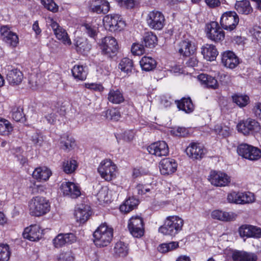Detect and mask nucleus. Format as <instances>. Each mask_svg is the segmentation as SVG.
Returning <instances> with one entry per match:
<instances>
[{
    "label": "nucleus",
    "instance_id": "1",
    "mask_svg": "<svg viewBox=\"0 0 261 261\" xmlns=\"http://www.w3.org/2000/svg\"><path fill=\"white\" fill-rule=\"evenodd\" d=\"M184 220L177 216H168L164 224L159 228V232L166 236H174L182 229Z\"/></svg>",
    "mask_w": 261,
    "mask_h": 261
},
{
    "label": "nucleus",
    "instance_id": "2",
    "mask_svg": "<svg viewBox=\"0 0 261 261\" xmlns=\"http://www.w3.org/2000/svg\"><path fill=\"white\" fill-rule=\"evenodd\" d=\"M30 213L32 216L39 217L49 212L50 205L46 198L37 196L33 197L29 202Z\"/></svg>",
    "mask_w": 261,
    "mask_h": 261
},
{
    "label": "nucleus",
    "instance_id": "3",
    "mask_svg": "<svg viewBox=\"0 0 261 261\" xmlns=\"http://www.w3.org/2000/svg\"><path fill=\"white\" fill-rule=\"evenodd\" d=\"M113 236V228L104 223L101 224L93 232L94 242L98 247H105L110 243Z\"/></svg>",
    "mask_w": 261,
    "mask_h": 261
},
{
    "label": "nucleus",
    "instance_id": "4",
    "mask_svg": "<svg viewBox=\"0 0 261 261\" xmlns=\"http://www.w3.org/2000/svg\"><path fill=\"white\" fill-rule=\"evenodd\" d=\"M103 25L106 30L111 32H119L125 27V22L121 16L117 14H111L103 18Z\"/></svg>",
    "mask_w": 261,
    "mask_h": 261
},
{
    "label": "nucleus",
    "instance_id": "5",
    "mask_svg": "<svg viewBox=\"0 0 261 261\" xmlns=\"http://www.w3.org/2000/svg\"><path fill=\"white\" fill-rule=\"evenodd\" d=\"M99 47L103 55L108 58L115 56L118 50V45L116 39L112 36H106L101 40Z\"/></svg>",
    "mask_w": 261,
    "mask_h": 261
},
{
    "label": "nucleus",
    "instance_id": "6",
    "mask_svg": "<svg viewBox=\"0 0 261 261\" xmlns=\"http://www.w3.org/2000/svg\"><path fill=\"white\" fill-rule=\"evenodd\" d=\"M239 22V17L235 11L224 12L221 16L220 24L222 29L231 32L236 29Z\"/></svg>",
    "mask_w": 261,
    "mask_h": 261
},
{
    "label": "nucleus",
    "instance_id": "7",
    "mask_svg": "<svg viewBox=\"0 0 261 261\" xmlns=\"http://www.w3.org/2000/svg\"><path fill=\"white\" fill-rule=\"evenodd\" d=\"M237 152L239 155L251 161H256L261 157V150L248 144H241L238 146Z\"/></svg>",
    "mask_w": 261,
    "mask_h": 261
},
{
    "label": "nucleus",
    "instance_id": "8",
    "mask_svg": "<svg viewBox=\"0 0 261 261\" xmlns=\"http://www.w3.org/2000/svg\"><path fill=\"white\" fill-rule=\"evenodd\" d=\"M146 21L148 27L154 30H162L165 24V19L163 14L155 10L148 13Z\"/></svg>",
    "mask_w": 261,
    "mask_h": 261
},
{
    "label": "nucleus",
    "instance_id": "9",
    "mask_svg": "<svg viewBox=\"0 0 261 261\" xmlns=\"http://www.w3.org/2000/svg\"><path fill=\"white\" fill-rule=\"evenodd\" d=\"M206 33L207 38L212 41L219 43L225 38V33L216 21H211L206 25Z\"/></svg>",
    "mask_w": 261,
    "mask_h": 261
},
{
    "label": "nucleus",
    "instance_id": "10",
    "mask_svg": "<svg viewBox=\"0 0 261 261\" xmlns=\"http://www.w3.org/2000/svg\"><path fill=\"white\" fill-rule=\"evenodd\" d=\"M197 50V46L192 38L181 40L176 47L177 52L183 57H190L193 55Z\"/></svg>",
    "mask_w": 261,
    "mask_h": 261
},
{
    "label": "nucleus",
    "instance_id": "11",
    "mask_svg": "<svg viewBox=\"0 0 261 261\" xmlns=\"http://www.w3.org/2000/svg\"><path fill=\"white\" fill-rule=\"evenodd\" d=\"M144 224L142 218L133 216L128 221V229L130 233L135 238H139L144 233Z\"/></svg>",
    "mask_w": 261,
    "mask_h": 261
},
{
    "label": "nucleus",
    "instance_id": "12",
    "mask_svg": "<svg viewBox=\"0 0 261 261\" xmlns=\"http://www.w3.org/2000/svg\"><path fill=\"white\" fill-rule=\"evenodd\" d=\"M97 170L102 178L110 181L115 177L116 166L110 160H106L100 163Z\"/></svg>",
    "mask_w": 261,
    "mask_h": 261
},
{
    "label": "nucleus",
    "instance_id": "13",
    "mask_svg": "<svg viewBox=\"0 0 261 261\" xmlns=\"http://www.w3.org/2000/svg\"><path fill=\"white\" fill-rule=\"evenodd\" d=\"M238 130L244 135L253 134L260 129L259 123L254 119L248 118L240 121L237 126Z\"/></svg>",
    "mask_w": 261,
    "mask_h": 261
},
{
    "label": "nucleus",
    "instance_id": "14",
    "mask_svg": "<svg viewBox=\"0 0 261 261\" xmlns=\"http://www.w3.org/2000/svg\"><path fill=\"white\" fill-rule=\"evenodd\" d=\"M208 180L213 185L217 187H225L230 182V177L226 173L216 171L211 172Z\"/></svg>",
    "mask_w": 261,
    "mask_h": 261
},
{
    "label": "nucleus",
    "instance_id": "15",
    "mask_svg": "<svg viewBox=\"0 0 261 261\" xmlns=\"http://www.w3.org/2000/svg\"><path fill=\"white\" fill-rule=\"evenodd\" d=\"M1 34L3 40L12 47H16L19 43L18 35L7 26H3L1 28Z\"/></svg>",
    "mask_w": 261,
    "mask_h": 261
},
{
    "label": "nucleus",
    "instance_id": "16",
    "mask_svg": "<svg viewBox=\"0 0 261 261\" xmlns=\"http://www.w3.org/2000/svg\"><path fill=\"white\" fill-rule=\"evenodd\" d=\"M150 154L158 156H166L168 154L169 148L165 141H158L152 143L147 147Z\"/></svg>",
    "mask_w": 261,
    "mask_h": 261
},
{
    "label": "nucleus",
    "instance_id": "17",
    "mask_svg": "<svg viewBox=\"0 0 261 261\" xmlns=\"http://www.w3.org/2000/svg\"><path fill=\"white\" fill-rule=\"evenodd\" d=\"M60 189L65 196L71 198H76L81 194L79 187L72 182L65 181L62 182Z\"/></svg>",
    "mask_w": 261,
    "mask_h": 261
},
{
    "label": "nucleus",
    "instance_id": "18",
    "mask_svg": "<svg viewBox=\"0 0 261 261\" xmlns=\"http://www.w3.org/2000/svg\"><path fill=\"white\" fill-rule=\"evenodd\" d=\"M7 80L11 85H18L23 79L22 72L17 68L8 66L6 73Z\"/></svg>",
    "mask_w": 261,
    "mask_h": 261
},
{
    "label": "nucleus",
    "instance_id": "19",
    "mask_svg": "<svg viewBox=\"0 0 261 261\" xmlns=\"http://www.w3.org/2000/svg\"><path fill=\"white\" fill-rule=\"evenodd\" d=\"M50 25L57 38L65 44H71V42L69 39L66 31L61 27L59 24L55 21L53 19L50 20Z\"/></svg>",
    "mask_w": 261,
    "mask_h": 261
},
{
    "label": "nucleus",
    "instance_id": "20",
    "mask_svg": "<svg viewBox=\"0 0 261 261\" xmlns=\"http://www.w3.org/2000/svg\"><path fill=\"white\" fill-rule=\"evenodd\" d=\"M222 63L224 66L233 69L239 64V59L236 54L230 50L224 51L222 54Z\"/></svg>",
    "mask_w": 261,
    "mask_h": 261
},
{
    "label": "nucleus",
    "instance_id": "21",
    "mask_svg": "<svg viewBox=\"0 0 261 261\" xmlns=\"http://www.w3.org/2000/svg\"><path fill=\"white\" fill-rule=\"evenodd\" d=\"M186 152L191 158L201 159L204 156L203 147L198 143L192 142L187 147Z\"/></svg>",
    "mask_w": 261,
    "mask_h": 261
},
{
    "label": "nucleus",
    "instance_id": "22",
    "mask_svg": "<svg viewBox=\"0 0 261 261\" xmlns=\"http://www.w3.org/2000/svg\"><path fill=\"white\" fill-rule=\"evenodd\" d=\"M177 164L175 160L170 158L163 159L160 163V169L162 174L169 175L176 171Z\"/></svg>",
    "mask_w": 261,
    "mask_h": 261
},
{
    "label": "nucleus",
    "instance_id": "23",
    "mask_svg": "<svg viewBox=\"0 0 261 261\" xmlns=\"http://www.w3.org/2000/svg\"><path fill=\"white\" fill-rule=\"evenodd\" d=\"M110 4L106 0H95L93 1L89 7L91 12L97 14H106L110 10Z\"/></svg>",
    "mask_w": 261,
    "mask_h": 261
},
{
    "label": "nucleus",
    "instance_id": "24",
    "mask_svg": "<svg viewBox=\"0 0 261 261\" xmlns=\"http://www.w3.org/2000/svg\"><path fill=\"white\" fill-rule=\"evenodd\" d=\"M107 99L109 102L115 105L121 104L125 100L122 91L116 87L110 89Z\"/></svg>",
    "mask_w": 261,
    "mask_h": 261
},
{
    "label": "nucleus",
    "instance_id": "25",
    "mask_svg": "<svg viewBox=\"0 0 261 261\" xmlns=\"http://www.w3.org/2000/svg\"><path fill=\"white\" fill-rule=\"evenodd\" d=\"M23 237L31 241H36L41 238L39 226L37 225H31L24 229Z\"/></svg>",
    "mask_w": 261,
    "mask_h": 261
},
{
    "label": "nucleus",
    "instance_id": "26",
    "mask_svg": "<svg viewBox=\"0 0 261 261\" xmlns=\"http://www.w3.org/2000/svg\"><path fill=\"white\" fill-rule=\"evenodd\" d=\"M90 207L87 205H81L75 211L74 215L77 221L84 223L91 215Z\"/></svg>",
    "mask_w": 261,
    "mask_h": 261
},
{
    "label": "nucleus",
    "instance_id": "27",
    "mask_svg": "<svg viewBox=\"0 0 261 261\" xmlns=\"http://www.w3.org/2000/svg\"><path fill=\"white\" fill-rule=\"evenodd\" d=\"M201 84L206 88L216 89L219 87L217 80L213 76L205 73H201L198 76Z\"/></svg>",
    "mask_w": 261,
    "mask_h": 261
},
{
    "label": "nucleus",
    "instance_id": "28",
    "mask_svg": "<svg viewBox=\"0 0 261 261\" xmlns=\"http://www.w3.org/2000/svg\"><path fill=\"white\" fill-rule=\"evenodd\" d=\"M211 216L214 219L227 222L235 220L237 215L232 212H226L217 210L212 212Z\"/></svg>",
    "mask_w": 261,
    "mask_h": 261
},
{
    "label": "nucleus",
    "instance_id": "29",
    "mask_svg": "<svg viewBox=\"0 0 261 261\" xmlns=\"http://www.w3.org/2000/svg\"><path fill=\"white\" fill-rule=\"evenodd\" d=\"M201 54L204 59L207 61H214L218 55L215 46L212 44H205L201 48Z\"/></svg>",
    "mask_w": 261,
    "mask_h": 261
},
{
    "label": "nucleus",
    "instance_id": "30",
    "mask_svg": "<svg viewBox=\"0 0 261 261\" xmlns=\"http://www.w3.org/2000/svg\"><path fill=\"white\" fill-rule=\"evenodd\" d=\"M177 108L186 113H191L194 110V106L190 97H183L180 100H175Z\"/></svg>",
    "mask_w": 261,
    "mask_h": 261
},
{
    "label": "nucleus",
    "instance_id": "31",
    "mask_svg": "<svg viewBox=\"0 0 261 261\" xmlns=\"http://www.w3.org/2000/svg\"><path fill=\"white\" fill-rule=\"evenodd\" d=\"M51 175V171L46 167L36 168L33 173V177L40 181H46Z\"/></svg>",
    "mask_w": 261,
    "mask_h": 261
},
{
    "label": "nucleus",
    "instance_id": "32",
    "mask_svg": "<svg viewBox=\"0 0 261 261\" xmlns=\"http://www.w3.org/2000/svg\"><path fill=\"white\" fill-rule=\"evenodd\" d=\"M71 72L73 76L76 81H85L88 74L87 67L81 65H74L71 70Z\"/></svg>",
    "mask_w": 261,
    "mask_h": 261
},
{
    "label": "nucleus",
    "instance_id": "33",
    "mask_svg": "<svg viewBox=\"0 0 261 261\" xmlns=\"http://www.w3.org/2000/svg\"><path fill=\"white\" fill-rule=\"evenodd\" d=\"M234 261H256L257 256L252 253L244 251H235L232 255Z\"/></svg>",
    "mask_w": 261,
    "mask_h": 261
},
{
    "label": "nucleus",
    "instance_id": "34",
    "mask_svg": "<svg viewBox=\"0 0 261 261\" xmlns=\"http://www.w3.org/2000/svg\"><path fill=\"white\" fill-rule=\"evenodd\" d=\"M142 42L145 47L152 48L157 44L158 38L153 32H147L143 35Z\"/></svg>",
    "mask_w": 261,
    "mask_h": 261
},
{
    "label": "nucleus",
    "instance_id": "35",
    "mask_svg": "<svg viewBox=\"0 0 261 261\" xmlns=\"http://www.w3.org/2000/svg\"><path fill=\"white\" fill-rule=\"evenodd\" d=\"M140 64L142 70L149 71L156 67V62L152 58L144 56L140 60Z\"/></svg>",
    "mask_w": 261,
    "mask_h": 261
},
{
    "label": "nucleus",
    "instance_id": "36",
    "mask_svg": "<svg viewBox=\"0 0 261 261\" xmlns=\"http://www.w3.org/2000/svg\"><path fill=\"white\" fill-rule=\"evenodd\" d=\"M235 8L238 13L247 15L252 11L250 4L248 0H243L237 2L235 5Z\"/></svg>",
    "mask_w": 261,
    "mask_h": 261
},
{
    "label": "nucleus",
    "instance_id": "37",
    "mask_svg": "<svg viewBox=\"0 0 261 261\" xmlns=\"http://www.w3.org/2000/svg\"><path fill=\"white\" fill-rule=\"evenodd\" d=\"M42 111L44 113V117L48 123L54 124L56 120V113L59 112L58 108L56 106H54V108L44 107Z\"/></svg>",
    "mask_w": 261,
    "mask_h": 261
},
{
    "label": "nucleus",
    "instance_id": "38",
    "mask_svg": "<svg viewBox=\"0 0 261 261\" xmlns=\"http://www.w3.org/2000/svg\"><path fill=\"white\" fill-rule=\"evenodd\" d=\"M76 51L83 55L87 54L91 49V45L89 44L86 40L82 38H79L75 42Z\"/></svg>",
    "mask_w": 261,
    "mask_h": 261
},
{
    "label": "nucleus",
    "instance_id": "39",
    "mask_svg": "<svg viewBox=\"0 0 261 261\" xmlns=\"http://www.w3.org/2000/svg\"><path fill=\"white\" fill-rule=\"evenodd\" d=\"M118 68L121 71L129 75L132 73L133 68V62L132 60L128 58H124L120 62Z\"/></svg>",
    "mask_w": 261,
    "mask_h": 261
},
{
    "label": "nucleus",
    "instance_id": "40",
    "mask_svg": "<svg viewBox=\"0 0 261 261\" xmlns=\"http://www.w3.org/2000/svg\"><path fill=\"white\" fill-rule=\"evenodd\" d=\"M77 166L76 161L71 159L65 160L62 162V169L67 174H71L74 172Z\"/></svg>",
    "mask_w": 261,
    "mask_h": 261
},
{
    "label": "nucleus",
    "instance_id": "41",
    "mask_svg": "<svg viewBox=\"0 0 261 261\" xmlns=\"http://www.w3.org/2000/svg\"><path fill=\"white\" fill-rule=\"evenodd\" d=\"M60 144L61 148L65 150H69L75 145L74 139L68 135H64L61 137Z\"/></svg>",
    "mask_w": 261,
    "mask_h": 261
},
{
    "label": "nucleus",
    "instance_id": "42",
    "mask_svg": "<svg viewBox=\"0 0 261 261\" xmlns=\"http://www.w3.org/2000/svg\"><path fill=\"white\" fill-rule=\"evenodd\" d=\"M13 130L11 123L7 120L0 118V135L8 136Z\"/></svg>",
    "mask_w": 261,
    "mask_h": 261
},
{
    "label": "nucleus",
    "instance_id": "43",
    "mask_svg": "<svg viewBox=\"0 0 261 261\" xmlns=\"http://www.w3.org/2000/svg\"><path fill=\"white\" fill-rule=\"evenodd\" d=\"M106 118L110 120L117 121L121 118L120 111L116 108L108 109L103 112Z\"/></svg>",
    "mask_w": 261,
    "mask_h": 261
},
{
    "label": "nucleus",
    "instance_id": "44",
    "mask_svg": "<svg viewBox=\"0 0 261 261\" xmlns=\"http://www.w3.org/2000/svg\"><path fill=\"white\" fill-rule=\"evenodd\" d=\"M44 139V136L41 133L38 131L33 133L30 137V140L36 147H40L42 146Z\"/></svg>",
    "mask_w": 261,
    "mask_h": 261
},
{
    "label": "nucleus",
    "instance_id": "45",
    "mask_svg": "<svg viewBox=\"0 0 261 261\" xmlns=\"http://www.w3.org/2000/svg\"><path fill=\"white\" fill-rule=\"evenodd\" d=\"M179 246L178 242H171L168 243H163L159 245L158 249L159 252L161 253H166L175 249Z\"/></svg>",
    "mask_w": 261,
    "mask_h": 261
},
{
    "label": "nucleus",
    "instance_id": "46",
    "mask_svg": "<svg viewBox=\"0 0 261 261\" xmlns=\"http://www.w3.org/2000/svg\"><path fill=\"white\" fill-rule=\"evenodd\" d=\"M242 192H231L228 194L227 200L228 202L231 203L243 204V202H241L242 199Z\"/></svg>",
    "mask_w": 261,
    "mask_h": 261
},
{
    "label": "nucleus",
    "instance_id": "47",
    "mask_svg": "<svg viewBox=\"0 0 261 261\" xmlns=\"http://www.w3.org/2000/svg\"><path fill=\"white\" fill-rule=\"evenodd\" d=\"M233 101L240 107L246 106L249 101V98L247 95L235 94L232 97Z\"/></svg>",
    "mask_w": 261,
    "mask_h": 261
},
{
    "label": "nucleus",
    "instance_id": "48",
    "mask_svg": "<svg viewBox=\"0 0 261 261\" xmlns=\"http://www.w3.org/2000/svg\"><path fill=\"white\" fill-rule=\"evenodd\" d=\"M215 132L219 136L223 137H228L230 134V127L224 124H218L214 127Z\"/></svg>",
    "mask_w": 261,
    "mask_h": 261
},
{
    "label": "nucleus",
    "instance_id": "49",
    "mask_svg": "<svg viewBox=\"0 0 261 261\" xmlns=\"http://www.w3.org/2000/svg\"><path fill=\"white\" fill-rule=\"evenodd\" d=\"M116 254L120 256H125L128 253V249L126 245L122 242H117L114 247Z\"/></svg>",
    "mask_w": 261,
    "mask_h": 261
},
{
    "label": "nucleus",
    "instance_id": "50",
    "mask_svg": "<svg viewBox=\"0 0 261 261\" xmlns=\"http://www.w3.org/2000/svg\"><path fill=\"white\" fill-rule=\"evenodd\" d=\"M12 118L17 122L23 121L24 119L23 109L20 107H14L12 110Z\"/></svg>",
    "mask_w": 261,
    "mask_h": 261
},
{
    "label": "nucleus",
    "instance_id": "51",
    "mask_svg": "<svg viewBox=\"0 0 261 261\" xmlns=\"http://www.w3.org/2000/svg\"><path fill=\"white\" fill-rule=\"evenodd\" d=\"M10 254L9 247L7 244L0 245V261H8Z\"/></svg>",
    "mask_w": 261,
    "mask_h": 261
},
{
    "label": "nucleus",
    "instance_id": "52",
    "mask_svg": "<svg viewBox=\"0 0 261 261\" xmlns=\"http://www.w3.org/2000/svg\"><path fill=\"white\" fill-rule=\"evenodd\" d=\"M29 191L32 194H41L45 192L46 187L41 184L34 182L29 186Z\"/></svg>",
    "mask_w": 261,
    "mask_h": 261
},
{
    "label": "nucleus",
    "instance_id": "53",
    "mask_svg": "<svg viewBox=\"0 0 261 261\" xmlns=\"http://www.w3.org/2000/svg\"><path fill=\"white\" fill-rule=\"evenodd\" d=\"M83 27L87 34L91 38H95L97 35V28L89 23L84 24Z\"/></svg>",
    "mask_w": 261,
    "mask_h": 261
},
{
    "label": "nucleus",
    "instance_id": "54",
    "mask_svg": "<svg viewBox=\"0 0 261 261\" xmlns=\"http://www.w3.org/2000/svg\"><path fill=\"white\" fill-rule=\"evenodd\" d=\"M41 4L48 10L54 13L58 11V6L53 0H41Z\"/></svg>",
    "mask_w": 261,
    "mask_h": 261
},
{
    "label": "nucleus",
    "instance_id": "55",
    "mask_svg": "<svg viewBox=\"0 0 261 261\" xmlns=\"http://www.w3.org/2000/svg\"><path fill=\"white\" fill-rule=\"evenodd\" d=\"M74 257L71 251L62 252L58 257V261H74Z\"/></svg>",
    "mask_w": 261,
    "mask_h": 261
},
{
    "label": "nucleus",
    "instance_id": "56",
    "mask_svg": "<svg viewBox=\"0 0 261 261\" xmlns=\"http://www.w3.org/2000/svg\"><path fill=\"white\" fill-rule=\"evenodd\" d=\"M131 51L134 55H142L145 53L144 45L141 44L134 43L132 46Z\"/></svg>",
    "mask_w": 261,
    "mask_h": 261
},
{
    "label": "nucleus",
    "instance_id": "57",
    "mask_svg": "<svg viewBox=\"0 0 261 261\" xmlns=\"http://www.w3.org/2000/svg\"><path fill=\"white\" fill-rule=\"evenodd\" d=\"M242 198L243 204L252 203L254 201V195L251 192H242Z\"/></svg>",
    "mask_w": 261,
    "mask_h": 261
},
{
    "label": "nucleus",
    "instance_id": "58",
    "mask_svg": "<svg viewBox=\"0 0 261 261\" xmlns=\"http://www.w3.org/2000/svg\"><path fill=\"white\" fill-rule=\"evenodd\" d=\"M53 244L56 248H60L66 244L63 233L59 234L54 240Z\"/></svg>",
    "mask_w": 261,
    "mask_h": 261
},
{
    "label": "nucleus",
    "instance_id": "59",
    "mask_svg": "<svg viewBox=\"0 0 261 261\" xmlns=\"http://www.w3.org/2000/svg\"><path fill=\"white\" fill-rule=\"evenodd\" d=\"M239 232L241 237L250 238V225H242L239 229Z\"/></svg>",
    "mask_w": 261,
    "mask_h": 261
},
{
    "label": "nucleus",
    "instance_id": "60",
    "mask_svg": "<svg viewBox=\"0 0 261 261\" xmlns=\"http://www.w3.org/2000/svg\"><path fill=\"white\" fill-rule=\"evenodd\" d=\"M261 237V228L250 225V238H259Z\"/></svg>",
    "mask_w": 261,
    "mask_h": 261
},
{
    "label": "nucleus",
    "instance_id": "61",
    "mask_svg": "<svg viewBox=\"0 0 261 261\" xmlns=\"http://www.w3.org/2000/svg\"><path fill=\"white\" fill-rule=\"evenodd\" d=\"M151 187L149 185L138 184L136 187V189L138 191V194L140 195H143L147 192H150Z\"/></svg>",
    "mask_w": 261,
    "mask_h": 261
},
{
    "label": "nucleus",
    "instance_id": "62",
    "mask_svg": "<svg viewBox=\"0 0 261 261\" xmlns=\"http://www.w3.org/2000/svg\"><path fill=\"white\" fill-rule=\"evenodd\" d=\"M66 244H71L76 241V237L73 233H63Z\"/></svg>",
    "mask_w": 261,
    "mask_h": 261
},
{
    "label": "nucleus",
    "instance_id": "63",
    "mask_svg": "<svg viewBox=\"0 0 261 261\" xmlns=\"http://www.w3.org/2000/svg\"><path fill=\"white\" fill-rule=\"evenodd\" d=\"M125 205H129V206H132V208L134 210L135 208L137 207V206L139 204V201L138 199H136L134 197H129L125 201Z\"/></svg>",
    "mask_w": 261,
    "mask_h": 261
},
{
    "label": "nucleus",
    "instance_id": "64",
    "mask_svg": "<svg viewBox=\"0 0 261 261\" xmlns=\"http://www.w3.org/2000/svg\"><path fill=\"white\" fill-rule=\"evenodd\" d=\"M121 137L124 140L126 141H130L134 137V134L132 130H127L124 132L121 135Z\"/></svg>",
    "mask_w": 261,
    "mask_h": 261
}]
</instances>
